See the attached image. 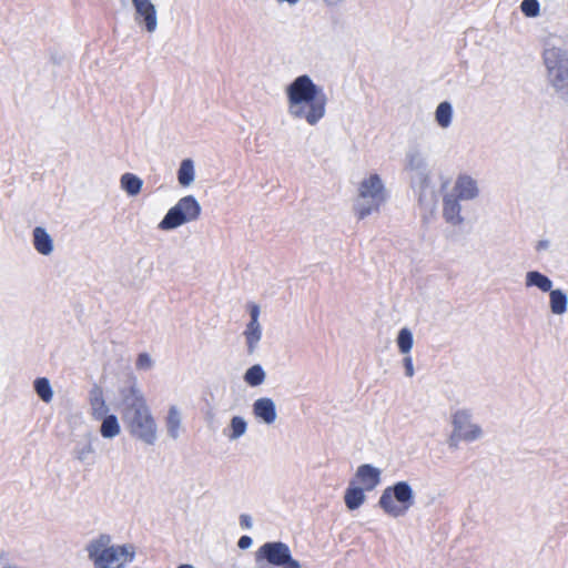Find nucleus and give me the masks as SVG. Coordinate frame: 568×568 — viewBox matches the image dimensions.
<instances>
[{"instance_id": "obj_34", "label": "nucleus", "mask_w": 568, "mask_h": 568, "mask_svg": "<svg viewBox=\"0 0 568 568\" xmlns=\"http://www.w3.org/2000/svg\"><path fill=\"white\" fill-rule=\"evenodd\" d=\"M464 440L462 434H459L456 429L453 428L452 435L448 438V445L450 448H458L459 442Z\"/></svg>"}, {"instance_id": "obj_18", "label": "nucleus", "mask_w": 568, "mask_h": 568, "mask_svg": "<svg viewBox=\"0 0 568 568\" xmlns=\"http://www.w3.org/2000/svg\"><path fill=\"white\" fill-rule=\"evenodd\" d=\"M526 287H537L541 292H550L552 290V281L538 271H529L525 275Z\"/></svg>"}, {"instance_id": "obj_4", "label": "nucleus", "mask_w": 568, "mask_h": 568, "mask_svg": "<svg viewBox=\"0 0 568 568\" xmlns=\"http://www.w3.org/2000/svg\"><path fill=\"white\" fill-rule=\"evenodd\" d=\"M386 200L387 191L382 178L377 173H371L359 182L354 204L355 214L363 220L378 212Z\"/></svg>"}, {"instance_id": "obj_13", "label": "nucleus", "mask_w": 568, "mask_h": 568, "mask_svg": "<svg viewBox=\"0 0 568 568\" xmlns=\"http://www.w3.org/2000/svg\"><path fill=\"white\" fill-rule=\"evenodd\" d=\"M453 194L462 201H475L480 195L479 183L468 173L459 174L455 180Z\"/></svg>"}, {"instance_id": "obj_32", "label": "nucleus", "mask_w": 568, "mask_h": 568, "mask_svg": "<svg viewBox=\"0 0 568 568\" xmlns=\"http://www.w3.org/2000/svg\"><path fill=\"white\" fill-rule=\"evenodd\" d=\"M154 361L149 353H140L135 361V368L142 372H149L153 368Z\"/></svg>"}, {"instance_id": "obj_28", "label": "nucleus", "mask_w": 568, "mask_h": 568, "mask_svg": "<svg viewBox=\"0 0 568 568\" xmlns=\"http://www.w3.org/2000/svg\"><path fill=\"white\" fill-rule=\"evenodd\" d=\"M247 429V423L246 420L241 416H234L232 417L230 422V434L226 436L230 440H236L240 437H242Z\"/></svg>"}, {"instance_id": "obj_35", "label": "nucleus", "mask_w": 568, "mask_h": 568, "mask_svg": "<svg viewBox=\"0 0 568 568\" xmlns=\"http://www.w3.org/2000/svg\"><path fill=\"white\" fill-rule=\"evenodd\" d=\"M551 242L548 239H540L537 241L535 245V250L537 253H544L550 250Z\"/></svg>"}, {"instance_id": "obj_14", "label": "nucleus", "mask_w": 568, "mask_h": 568, "mask_svg": "<svg viewBox=\"0 0 568 568\" xmlns=\"http://www.w3.org/2000/svg\"><path fill=\"white\" fill-rule=\"evenodd\" d=\"M460 202L462 200L453 193H447L443 197V217L453 226H459L465 221L462 215Z\"/></svg>"}, {"instance_id": "obj_17", "label": "nucleus", "mask_w": 568, "mask_h": 568, "mask_svg": "<svg viewBox=\"0 0 568 568\" xmlns=\"http://www.w3.org/2000/svg\"><path fill=\"white\" fill-rule=\"evenodd\" d=\"M32 243L34 250L41 255H50L54 250L51 235L44 227L37 226L32 231Z\"/></svg>"}, {"instance_id": "obj_29", "label": "nucleus", "mask_w": 568, "mask_h": 568, "mask_svg": "<svg viewBox=\"0 0 568 568\" xmlns=\"http://www.w3.org/2000/svg\"><path fill=\"white\" fill-rule=\"evenodd\" d=\"M397 346L402 354L407 355L412 351L414 338L413 333L407 327L402 328L397 335Z\"/></svg>"}, {"instance_id": "obj_8", "label": "nucleus", "mask_w": 568, "mask_h": 568, "mask_svg": "<svg viewBox=\"0 0 568 568\" xmlns=\"http://www.w3.org/2000/svg\"><path fill=\"white\" fill-rule=\"evenodd\" d=\"M257 565L268 564V568H302L298 560L294 559L290 547L282 541H267L255 552Z\"/></svg>"}, {"instance_id": "obj_41", "label": "nucleus", "mask_w": 568, "mask_h": 568, "mask_svg": "<svg viewBox=\"0 0 568 568\" xmlns=\"http://www.w3.org/2000/svg\"><path fill=\"white\" fill-rule=\"evenodd\" d=\"M178 568H194L192 565L183 564L180 565Z\"/></svg>"}, {"instance_id": "obj_19", "label": "nucleus", "mask_w": 568, "mask_h": 568, "mask_svg": "<svg viewBox=\"0 0 568 568\" xmlns=\"http://www.w3.org/2000/svg\"><path fill=\"white\" fill-rule=\"evenodd\" d=\"M568 297L567 294L560 290H551L549 292V308L555 315H562L567 311Z\"/></svg>"}, {"instance_id": "obj_5", "label": "nucleus", "mask_w": 568, "mask_h": 568, "mask_svg": "<svg viewBox=\"0 0 568 568\" xmlns=\"http://www.w3.org/2000/svg\"><path fill=\"white\" fill-rule=\"evenodd\" d=\"M547 78L556 94L568 104V52L560 48H547L544 52Z\"/></svg>"}, {"instance_id": "obj_15", "label": "nucleus", "mask_w": 568, "mask_h": 568, "mask_svg": "<svg viewBox=\"0 0 568 568\" xmlns=\"http://www.w3.org/2000/svg\"><path fill=\"white\" fill-rule=\"evenodd\" d=\"M355 478L363 485L362 488L369 491L381 483V470L369 464H363L357 468Z\"/></svg>"}, {"instance_id": "obj_23", "label": "nucleus", "mask_w": 568, "mask_h": 568, "mask_svg": "<svg viewBox=\"0 0 568 568\" xmlns=\"http://www.w3.org/2000/svg\"><path fill=\"white\" fill-rule=\"evenodd\" d=\"M195 179L194 162L191 159H184L178 170V181L182 186H190Z\"/></svg>"}, {"instance_id": "obj_6", "label": "nucleus", "mask_w": 568, "mask_h": 568, "mask_svg": "<svg viewBox=\"0 0 568 568\" xmlns=\"http://www.w3.org/2000/svg\"><path fill=\"white\" fill-rule=\"evenodd\" d=\"M415 503L413 488L407 481H397L386 487L378 500V506L385 514L397 518L405 516Z\"/></svg>"}, {"instance_id": "obj_31", "label": "nucleus", "mask_w": 568, "mask_h": 568, "mask_svg": "<svg viewBox=\"0 0 568 568\" xmlns=\"http://www.w3.org/2000/svg\"><path fill=\"white\" fill-rule=\"evenodd\" d=\"M521 12L528 18H535L540 12V4L537 0H524L520 3Z\"/></svg>"}, {"instance_id": "obj_2", "label": "nucleus", "mask_w": 568, "mask_h": 568, "mask_svg": "<svg viewBox=\"0 0 568 568\" xmlns=\"http://www.w3.org/2000/svg\"><path fill=\"white\" fill-rule=\"evenodd\" d=\"M122 420L131 436L146 445L156 440V424L143 396L128 393L122 402Z\"/></svg>"}, {"instance_id": "obj_38", "label": "nucleus", "mask_w": 568, "mask_h": 568, "mask_svg": "<svg viewBox=\"0 0 568 568\" xmlns=\"http://www.w3.org/2000/svg\"><path fill=\"white\" fill-rule=\"evenodd\" d=\"M240 525L242 528L244 529H250L252 528V518L250 515H246V514H242L240 516Z\"/></svg>"}, {"instance_id": "obj_22", "label": "nucleus", "mask_w": 568, "mask_h": 568, "mask_svg": "<svg viewBox=\"0 0 568 568\" xmlns=\"http://www.w3.org/2000/svg\"><path fill=\"white\" fill-rule=\"evenodd\" d=\"M120 185L130 196H135L141 192L143 181L133 173H124L120 179Z\"/></svg>"}, {"instance_id": "obj_33", "label": "nucleus", "mask_w": 568, "mask_h": 568, "mask_svg": "<svg viewBox=\"0 0 568 568\" xmlns=\"http://www.w3.org/2000/svg\"><path fill=\"white\" fill-rule=\"evenodd\" d=\"M34 390H51L50 381L47 377H39L33 384Z\"/></svg>"}, {"instance_id": "obj_27", "label": "nucleus", "mask_w": 568, "mask_h": 568, "mask_svg": "<svg viewBox=\"0 0 568 568\" xmlns=\"http://www.w3.org/2000/svg\"><path fill=\"white\" fill-rule=\"evenodd\" d=\"M265 379V372L263 367L258 364L250 367L244 374V381L251 387L260 386Z\"/></svg>"}, {"instance_id": "obj_37", "label": "nucleus", "mask_w": 568, "mask_h": 568, "mask_svg": "<svg viewBox=\"0 0 568 568\" xmlns=\"http://www.w3.org/2000/svg\"><path fill=\"white\" fill-rule=\"evenodd\" d=\"M252 538L250 536H242L239 541H237V546L240 549H247L252 546Z\"/></svg>"}, {"instance_id": "obj_16", "label": "nucleus", "mask_w": 568, "mask_h": 568, "mask_svg": "<svg viewBox=\"0 0 568 568\" xmlns=\"http://www.w3.org/2000/svg\"><path fill=\"white\" fill-rule=\"evenodd\" d=\"M253 413L256 418L263 423L271 425L276 420V406L275 403L268 397H262L253 404Z\"/></svg>"}, {"instance_id": "obj_36", "label": "nucleus", "mask_w": 568, "mask_h": 568, "mask_svg": "<svg viewBox=\"0 0 568 568\" xmlns=\"http://www.w3.org/2000/svg\"><path fill=\"white\" fill-rule=\"evenodd\" d=\"M405 375L407 377H412L414 375V365L412 357L407 354L403 359Z\"/></svg>"}, {"instance_id": "obj_39", "label": "nucleus", "mask_w": 568, "mask_h": 568, "mask_svg": "<svg viewBox=\"0 0 568 568\" xmlns=\"http://www.w3.org/2000/svg\"><path fill=\"white\" fill-rule=\"evenodd\" d=\"M41 399L45 403H50L52 400L54 393H38Z\"/></svg>"}, {"instance_id": "obj_12", "label": "nucleus", "mask_w": 568, "mask_h": 568, "mask_svg": "<svg viewBox=\"0 0 568 568\" xmlns=\"http://www.w3.org/2000/svg\"><path fill=\"white\" fill-rule=\"evenodd\" d=\"M453 428L463 435L464 442H474L483 436L479 425L471 423V413L468 409H458L452 416Z\"/></svg>"}, {"instance_id": "obj_25", "label": "nucleus", "mask_w": 568, "mask_h": 568, "mask_svg": "<svg viewBox=\"0 0 568 568\" xmlns=\"http://www.w3.org/2000/svg\"><path fill=\"white\" fill-rule=\"evenodd\" d=\"M435 120L437 124L443 129L450 126L453 121V106L449 102L444 101L437 105L435 111Z\"/></svg>"}, {"instance_id": "obj_11", "label": "nucleus", "mask_w": 568, "mask_h": 568, "mask_svg": "<svg viewBox=\"0 0 568 568\" xmlns=\"http://www.w3.org/2000/svg\"><path fill=\"white\" fill-rule=\"evenodd\" d=\"M247 310L250 313V322L245 326L243 336L245 338L247 353L253 354L262 339V325L258 321L261 310L255 303H248Z\"/></svg>"}, {"instance_id": "obj_20", "label": "nucleus", "mask_w": 568, "mask_h": 568, "mask_svg": "<svg viewBox=\"0 0 568 568\" xmlns=\"http://www.w3.org/2000/svg\"><path fill=\"white\" fill-rule=\"evenodd\" d=\"M364 490L365 489L362 487H353L352 484L346 489L344 495V501L349 510L358 509L364 504L366 499Z\"/></svg>"}, {"instance_id": "obj_26", "label": "nucleus", "mask_w": 568, "mask_h": 568, "mask_svg": "<svg viewBox=\"0 0 568 568\" xmlns=\"http://www.w3.org/2000/svg\"><path fill=\"white\" fill-rule=\"evenodd\" d=\"M180 427H181V414L175 406H171L169 409L168 417H166L168 435L172 439H176L179 437Z\"/></svg>"}, {"instance_id": "obj_1", "label": "nucleus", "mask_w": 568, "mask_h": 568, "mask_svg": "<svg viewBox=\"0 0 568 568\" xmlns=\"http://www.w3.org/2000/svg\"><path fill=\"white\" fill-rule=\"evenodd\" d=\"M287 113L293 120L317 125L326 115L327 95L308 74H301L284 89Z\"/></svg>"}, {"instance_id": "obj_9", "label": "nucleus", "mask_w": 568, "mask_h": 568, "mask_svg": "<svg viewBox=\"0 0 568 568\" xmlns=\"http://www.w3.org/2000/svg\"><path fill=\"white\" fill-rule=\"evenodd\" d=\"M405 170L410 172L412 183L420 190L419 201H423V191L429 185L430 176L427 159L419 148H409L405 154Z\"/></svg>"}, {"instance_id": "obj_3", "label": "nucleus", "mask_w": 568, "mask_h": 568, "mask_svg": "<svg viewBox=\"0 0 568 568\" xmlns=\"http://www.w3.org/2000/svg\"><path fill=\"white\" fill-rule=\"evenodd\" d=\"M85 551L94 568H124L135 558L133 545H114L108 534H101L90 540L85 546Z\"/></svg>"}, {"instance_id": "obj_40", "label": "nucleus", "mask_w": 568, "mask_h": 568, "mask_svg": "<svg viewBox=\"0 0 568 568\" xmlns=\"http://www.w3.org/2000/svg\"><path fill=\"white\" fill-rule=\"evenodd\" d=\"M301 0H276V2L278 4H283V3H286L288 4L290 7H294L296 6Z\"/></svg>"}, {"instance_id": "obj_24", "label": "nucleus", "mask_w": 568, "mask_h": 568, "mask_svg": "<svg viewBox=\"0 0 568 568\" xmlns=\"http://www.w3.org/2000/svg\"><path fill=\"white\" fill-rule=\"evenodd\" d=\"M100 420L102 422L100 427V434L103 438L111 439L120 434L121 427L115 415L111 414L106 417L101 418Z\"/></svg>"}, {"instance_id": "obj_7", "label": "nucleus", "mask_w": 568, "mask_h": 568, "mask_svg": "<svg viewBox=\"0 0 568 568\" xmlns=\"http://www.w3.org/2000/svg\"><path fill=\"white\" fill-rule=\"evenodd\" d=\"M201 211V205L193 195L183 196L168 211L158 227L162 231L178 229L183 224L196 221Z\"/></svg>"}, {"instance_id": "obj_21", "label": "nucleus", "mask_w": 568, "mask_h": 568, "mask_svg": "<svg viewBox=\"0 0 568 568\" xmlns=\"http://www.w3.org/2000/svg\"><path fill=\"white\" fill-rule=\"evenodd\" d=\"M91 416L95 420H100L103 417L109 416L110 408L106 405L102 393H93L90 397Z\"/></svg>"}, {"instance_id": "obj_10", "label": "nucleus", "mask_w": 568, "mask_h": 568, "mask_svg": "<svg viewBox=\"0 0 568 568\" xmlns=\"http://www.w3.org/2000/svg\"><path fill=\"white\" fill-rule=\"evenodd\" d=\"M123 4L130 2L134 10V21L148 33H154L159 26L158 9L152 0H121Z\"/></svg>"}, {"instance_id": "obj_30", "label": "nucleus", "mask_w": 568, "mask_h": 568, "mask_svg": "<svg viewBox=\"0 0 568 568\" xmlns=\"http://www.w3.org/2000/svg\"><path fill=\"white\" fill-rule=\"evenodd\" d=\"M94 449L92 443L87 440L85 443H79L73 449V456L79 462H85L88 457L93 454Z\"/></svg>"}]
</instances>
